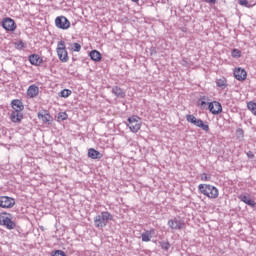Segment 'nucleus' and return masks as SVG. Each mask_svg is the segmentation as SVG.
<instances>
[{
    "mask_svg": "<svg viewBox=\"0 0 256 256\" xmlns=\"http://www.w3.org/2000/svg\"><path fill=\"white\" fill-rule=\"evenodd\" d=\"M198 190L208 199H218L219 197V189L211 184H200Z\"/></svg>",
    "mask_w": 256,
    "mask_h": 256,
    "instance_id": "nucleus-1",
    "label": "nucleus"
},
{
    "mask_svg": "<svg viewBox=\"0 0 256 256\" xmlns=\"http://www.w3.org/2000/svg\"><path fill=\"white\" fill-rule=\"evenodd\" d=\"M109 221H113V216L109 211H103L94 217V224L97 229H103V227H107Z\"/></svg>",
    "mask_w": 256,
    "mask_h": 256,
    "instance_id": "nucleus-2",
    "label": "nucleus"
},
{
    "mask_svg": "<svg viewBox=\"0 0 256 256\" xmlns=\"http://www.w3.org/2000/svg\"><path fill=\"white\" fill-rule=\"evenodd\" d=\"M56 53L61 63H67L69 61V52H67V46L65 44V41L63 40L58 41L57 47H56Z\"/></svg>",
    "mask_w": 256,
    "mask_h": 256,
    "instance_id": "nucleus-3",
    "label": "nucleus"
},
{
    "mask_svg": "<svg viewBox=\"0 0 256 256\" xmlns=\"http://www.w3.org/2000/svg\"><path fill=\"white\" fill-rule=\"evenodd\" d=\"M0 225L2 227H6V229H8L10 231L12 229H15V227H17V225L13 221V215L11 213H7V212L0 213Z\"/></svg>",
    "mask_w": 256,
    "mask_h": 256,
    "instance_id": "nucleus-4",
    "label": "nucleus"
},
{
    "mask_svg": "<svg viewBox=\"0 0 256 256\" xmlns=\"http://www.w3.org/2000/svg\"><path fill=\"white\" fill-rule=\"evenodd\" d=\"M142 125L143 123L141 122V118L139 116H131L128 118L127 127H129L132 133H139Z\"/></svg>",
    "mask_w": 256,
    "mask_h": 256,
    "instance_id": "nucleus-5",
    "label": "nucleus"
},
{
    "mask_svg": "<svg viewBox=\"0 0 256 256\" xmlns=\"http://www.w3.org/2000/svg\"><path fill=\"white\" fill-rule=\"evenodd\" d=\"M167 225L171 231H181L185 229V221L181 217H174L168 220Z\"/></svg>",
    "mask_w": 256,
    "mask_h": 256,
    "instance_id": "nucleus-6",
    "label": "nucleus"
},
{
    "mask_svg": "<svg viewBox=\"0 0 256 256\" xmlns=\"http://www.w3.org/2000/svg\"><path fill=\"white\" fill-rule=\"evenodd\" d=\"M186 121H188V123H192V125H195L196 127H199L203 131H209V124L201 119H198L193 114L186 115Z\"/></svg>",
    "mask_w": 256,
    "mask_h": 256,
    "instance_id": "nucleus-7",
    "label": "nucleus"
},
{
    "mask_svg": "<svg viewBox=\"0 0 256 256\" xmlns=\"http://www.w3.org/2000/svg\"><path fill=\"white\" fill-rule=\"evenodd\" d=\"M55 26L57 29L67 31V29H71V21H69L65 16H58L55 18Z\"/></svg>",
    "mask_w": 256,
    "mask_h": 256,
    "instance_id": "nucleus-8",
    "label": "nucleus"
},
{
    "mask_svg": "<svg viewBox=\"0 0 256 256\" xmlns=\"http://www.w3.org/2000/svg\"><path fill=\"white\" fill-rule=\"evenodd\" d=\"M2 27L5 29V31L13 33L17 30V23H15V20L12 18L6 17L2 20Z\"/></svg>",
    "mask_w": 256,
    "mask_h": 256,
    "instance_id": "nucleus-9",
    "label": "nucleus"
},
{
    "mask_svg": "<svg viewBox=\"0 0 256 256\" xmlns=\"http://www.w3.org/2000/svg\"><path fill=\"white\" fill-rule=\"evenodd\" d=\"M0 207L2 209H13L15 207V200L9 196H0Z\"/></svg>",
    "mask_w": 256,
    "mask_h": 256,
    "instance_id": "nucleus-10",
    "label": "nucleus"
},
{
    "mask_svg": "<svg viewBox=\"0 0 256 256\" xmlns=\"http://www.w3.org/2000/svg\"><path fill=\"white\" fill-rule=\"evenodd\" d=\"M208 109L212 115H219L223 111V106H221V103L213 101L208 104Z\"/></svg>",
    "mask_w": 256,
    "mask_h": 256,
    "instance_id": "nucleus-11",
    "label": "nucleus"
},
{
    "mask_svg": "<svg viewBox=\"0 0 256 256\" xmlns=\"http://www.w3.org/2000/svg\"><path fill=\"white\" fill-rule=\"evenodd\" d=\"M233 75L237 81H245L247 79V71L241 67L235 68Z\"/></svg>",
    "mask_w": 256,
    "mask_h": 256,
    "instance_id": "nucleus-12",
    "label": "nucleus"
},
{
    "mask_svg": "<svg viewBox=\"0 0 256 256\" xmlns=\"http://www.w3.org/2000/svg\"><path fill=\"white\" fill-rule=\"evenodd\" d=\"M38 119H40L46 125H51V122L53 121V116L49 114V111L43 110L42 112L38 113Z\"/></svg>",
    "mask_w": 256,
    "mask_h": 256,
    "instance_id": "nucleus-13",
    "label": "nucleus"
},
{
    "mask_svg": "<svg viewBox=\"0 0 256 256\" xmlns=\"http://www.w3.org/2000/svg\"><path fill=\"white\" fill-rule=\"evenodd\" d=\"M28 60L31 65H34L35 67H40V65H43V58H41L39 54H31Z\"/></svg>",
    "mask_w": 256,
    "mask_h": 256,
    "instance_id": "nucleus-14",
    "label": "nucleus"
},
{
    "mask_svg": "<svg viewBox=\"0 0 256 256\" xmlns=\"http://www.w3.org/2000/svg\"><path fill=\"white\" fill-rule=\"evenodd\" d=\"M11 107L14 112H20L25 109V105H23V102L19 99H14L11 101Z\"/></svg>",
    "mask_w": 256,
    "mask_h": 256,
    "instance_id": "nucleus-15",
    "label": "nucleus"
},
{
    "mask_svg": "<svg viewBox=\"0 0 256 256\" xmlns=\"http://www.w3.org/2000/svg\"><path fill=\"white\" fill-rule=\"evenodd\" d=\"M88 157L90 159H103V154L95 148L88 149Z\"/></svg>",
    "mask_w": 256,
    "mask_h": 256,
    "instance_id": "nucleus-16",
    "label": "nucleus"
},
{
    "mask_svg": "<svg viewBox=\"0 0 256 256\" xmlns=\"http://www.w3.org/2000/svg\"><path fill=\"white\" fill-rule=\"evenodd\" d=\"M10 120L12 121V123H21V121H23V113L12 111L10 115Z\"/></svg>",
    "mask_w": 256,
    "mask_h": 256,
    "instance_id": "nucleus-17",
    "label": "nucleus"
},
{
    "mask_svg": "<svg viewBox=\"0 0 256 256\" xmlns=\"http://www.w3.org/2000/svg\"><path fill=\"white\" fill-rule=\"evenodd\" d=\"M112 93L115 95V97H118L119 99H125V90H123L119 86H114L112 88Z\"/></svg>",
    "mask_w": 256,
    "mask_h": 256,
    "instance_id": "nucleus-18",
    "label": "nucleus"
},
{
    "mask_svg": "<svg viewBox=\"0 0 256 256\" xmlns=\"http://www.w3.org/2000/svg\"><path fill=\"white\" fill-rule=\"evenodd\" d=\"M240 201L245 203L246 205H249L250 207H255L256 203L255 200H252L249 195H241L239 196Z\"/></svg>",
    "mask_w": 256,
    "mask_h": 256,
    "instance_id": "nucleus-19",
    "label": "nucleus"
},
{
    "mask_svg": "<svg viewBox=\"0 0 256 256\" xmlns=\"http://www.w3.org/2000/svg\"><path fill=\"white\" fill-rule=\"evenodd\" d=\"M153 233H155V229H153V228L142 233V235H141L142 241L144 243H149V241H151V237H152Z\"/></svg>",
    "mask_w": 256,
    "mask_h": 256,
    "instance_id": "nucleus-20",
    "label": "nucleus"
},
{
    "mask_svg": "<svg viewBox=\"0 0 256 256\" xmlns=\"http://www.w3.org/2000/svg\"><path fill=\"white\" fill-rule=\"evenodd\" d=\"M27 95L31 98L37 97V95H39V87L31 85L27 90Z\"/></svg>",
    "mask_w": 256,
    "mask_h": 256,
    "instance_id": "nucleus-21",
    "label": "nucleus"
},
{
    "mask_svg": "<svg viewBox=\"0 0 256 256\" xmlns=\"http://www.w3.org/2000/svg\"><path fill=\"white\" fill-rule=\"evenodd\" d=\"M89 57L92 59V61H95L96 63H99L103 57L101 56V53L97 50H92L89 53Z\"/></svg>",
    "mask_w": 256,
    "mask_h": 256,
    "instance_id": "nucleus-22",
    "label": "nucleus"
},
{
    "mask_svg": "<svg viewBox=\"0 0 256 256\" xmlns=\"http://www.w3.org/2000/svg\"><path fill=\"white\" fill-rule=\"evenodd\" d=\"M216 85L220 89H227L229 84L227 83V78L222 77L216 80Z\"/></svg>",
    "mask_w": 256,
    "mask_h": 256,
    "instance_id": "nucleus-23",
    "label": "nucleus"
},
{
    "mask_svg": "<svg viewBox=\"0 0 256 256\" xmlns=\"http://www.w3.org/2000/svg\"><path fill=\"white\" fill-rule=\"evenodd\" d=\"M238 3L242 7H248V8L255 7L256 5L255 0H239Z\"/></svg>",
    "mask_w": 256,
    "mask_h": 256,
    "instance_id": "nucleus-24",
    "label": "nucleus"
},
{
    "mask_svg": "<svg viewBox=\"0 0 256 256\" xmlns=\"http://www.w3.org/2000/svg\"><path fill=\"white\" fill-rule=\"evenodd\" d=\"M73 92L70 89H64L59 93V97H62L63 99H67V97H71V94Z\"/></svg>",
    "mask_w": 256,
    "mask_h": 256,
    "instance_id": "nucleus-25",
    "label": "nucleus"
},
{
    "mask_svg": "<svg viewBox=\"0 0 256 256\" xmlns=\"http://www.w3.org/2000/svg\"><path fill=\"white\" fill-rule=\"evenodd\" d=\"M247 107H248L249 111H251V113H253V115H256V103L255 102H249L247 104Z\"/></svg>",
    "mask_w": 256,
    "mask_h": 256,
    "instance_id": "nucleus-26",
    "label": "nucleus"
},
{
    "mask_svg": "<svg viewBox=\"0 0 256 256\" xmlns=\"http://www.w3.org/2000/svg\"><path fill=\"white\" fill-rule=\"evenodd\" d=\"M71 51H73L75 53H79V51H81V44H79L77 42L73 43Z\"/></svg>",
    "mask_w": 256,
    "mask_h": 256,
    "instance_id": "nucleus-27",
    "label": "nucleus"
},
{
    "mask_svg": "<svg viewBox=\"0 0 256 256\" xmlns=\"http://www.w3.org/2000/svg\"><path fill=\"white\" fill-rule=\"evenodd\" d=\"M231 55L234 57V59H239V57H241V50L233 49Z\"/></svg>",
    "mask_w": 256,
    "mask_h": 256,
    "instance_id": "nucleus-28",
    "label": "nucleus"
},
{
    "mask_svg": "<svg viewBox=\"0 0 256 256\" xmlns=\"http://www.w3.org/2000/svg\"><path fill=\"white\" fill-rule=\"evenodd\" d=\"M16 49H25V42L19 40L18 42L15 43Z\"/></svg>",
    "mask_w": 256,
    "mask_h": 256,
    "instance_id": "nucleus-29",
    "label": "nucleus"
},
{
    "mask_svg": "<svg viewBox=\"0 0 256 256\" xmlns=\"http://www.w3.org/2000/svg\"><path fill=\"white\" fill-rule=\"evenodd\" d=\"M51 256H67V255H65V252H63V250H56L52 252Z\"/></svg>",
    "mask_w": 256,
    "mask_h": 256,
    "instance_id": "nucleus-30",
    "label": "nucleus"
},
{
    "mask_svg": "<svg viewBox=\"0 0 256 256\" xmlns=\"http://www.w3.org/2000/svg\"><path fill=\"white\" fill-rule=\"evenodd\" d=\"M171 247V244L169 242H162L161 248L164 249V251H169V248Z\"/></svg>",
    "mask_w": 256,
    "mask_h": 256,
    "instance_id": "nucleus-31",
    "label": "nucleus"
},
{
    "mask_svg": "<svg viewBox=\"0 0 256 256\" xmlns=\"http://www.w3.org/2000/svg\"><path fill=\"white\" fill-rule=\"evenodd\" d=\"M67 117H68L67 112L59 113V119H62V121H66Z\"/></svg>",
    "mask_w": 256,
    "mask_h": 256,
    "instance_id": "nucleus-32",
    "label": "nucleus"
},
{
    "mask_svg": "<svg viewBox=\"0 0 256 256\" xmlns=\"http://www.w3.org/2000/svg\"><path fill=\"white\" fill-rule=\"evenodd\" d=\"M200 179L201 181H209L210 177L206 173H203L200 175Z\"/></svg>",
    "mask_w": 256,
    "mask_h": 256,
    "instance_id": "nucleus-33",
    "label": "nucleus"
},
{
    "mask_svg": "<svg viewBox=\"0 0 256 256\" xmlns=\"http://www.w3.org/2000/svg\"><path fill=\"white\" fill-rule=\"evenodd\" d=\"M205 105H207V102H205L203 100L198 101V107H200V109H204Z\"/></svg>",
    "mask_w": 256,
    "mask_h": 256,
    "instance_id": "nucleus-34",
    "label": "nucleus"
},
{
    "mask_svg": "<svg viewBox=\"0 0 256 256\" xmlns=\"http://www.w3.org/2000/svg\"><path fill=\"white\" fill-rule=\"evenodd\" d=\"M247 157H248L249 159H254V158H255V154H253V151H248V152H247Z\"/></svg>",
    "mask_w": 256,
    "mask_h": 256,
    "instance_id": "nucleus-35",
    "label": "nucleus"
},
{
    "mask_svg": "<svg viewBox=\"0 0 256 256\" xmlns=\"http://www.w3.org/2000/svg\"><path fill=\"white\" fill-rule=\"evenodd\" d=\"M205 3H211L212 5H215L217 3V0H204Z\"/></svg>",
    "mask_w": 256,
    "mask_h": 256,
    "instance_id": "nucleus-36",
    "label": "nucleus"
},
{
    "mask_svg": "<svg viewBox=\"0 0 256 256\" xmlns=\"http://www.w3.org/2000/svg\"><path fill=\"white\" fill-rule=\"evenodd\" d=\"M132 1H133V3H138L139 0H132Z\"/></svg>",
    "mask_w": 256,
    "mask_h": 256,
    "instance_id": "nucleus-37",
    "label": "nucleus"
}]
</instances>
